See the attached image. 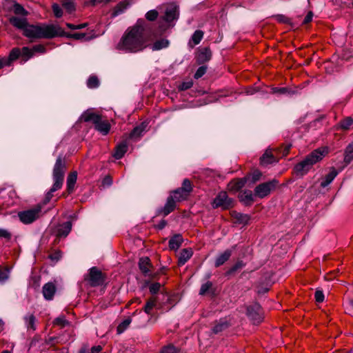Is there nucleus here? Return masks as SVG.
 <instances>
[{
	"label": "nucleus",
	"instance_id": "obj_25",
	"mask_svg": "<svg viewBox=\"0 0 353 353\" xmlns=\"http://www.w3.org/2000/svg\"><path fill=\"white\" fill-rule=\"evenodd\" d=\"M239 199L245 205H250L254 201V195L251 190H245L240 193Z\"/></svg>",
	"mask_w": 353,
	"mask_h": 353
},
{
	"label": "nucleus",
	"instance_id": "obj_30",
	"mask_svg": "<svg viewBox=\"0 0 353 353\" xmlns=\"http://www.w3.org/2000/svg\"><path fill=\"white\" fill-rule=\"evenodd\" d=\"M169 44L170 42L168 39H161L156 41L151 46V48L153 51L160 50L168 48Z\"/></svg>",
	"mask_w": 353,
	"mask_h": 353
},
{
	"label": "nucleus",
	"instance_id": "obj_3",
	"mask_svg": "<svg viewBox=\"0 0 353 353\" xmlns=\"http://www.w3.org/2000/svg\"><path fill=\"white\" fill-rule=\"evenodd\" d=\"M328 153L326 147L319 148L307 154L302 161L294 166V172L297 176L303 177L312 168L313 165L321 161Z\"/></svg>",
	"mask_w": 353,
	"mask_h": 353
},
{
	"label": "nucleus",
	"instance_id": "obj_1",
	"mask_svg": "<svg viewBox=\"0 0 353 353\" xmlns=\"http://www.w3.org/2000/svg\"><path fill=\"white\" fill-rule=\"evenodd\" d=\"M148 25L143 19L129 27L117 43V48L125 52L135 53L145 49L150 41Z\"/></svg>",
	"mask_w": 353,
	"mask_h": 353
},
{
	"label": "nucleus",
	"instance_id": "obj_6",
	"mask_svg": "<svg viewBox=\"0 0 353 353\" xmlns=\"http://www.w3.org/2000/svg\"><path fill=\"white\" fill-rule=\"evenodd\" d=\"M42 208V205L38 204L30 209L19 212L18 217L23 223L30 224L41 216Z\"/></svg>",
	"mask_w": 353,
	"mask_h": 353
},
{
	"label": "nucleus",
	"instance_id": "obj_15",
	"mask_svg": "<svg viewBox=\"0 0 353 353\" xmlns=\"http://www.w3.org/2000/svg\"><path fill=\"white\" fill-rule=\"evenodd\" d=\"M193 252L191 248H184L181 250L178 257V265H183L192 256Z\"/></svg>",
	"mask_w": 353,
	"mask_h": 353
},
{
	"label": "nucleus",
	"instance_id": "obj_12",
	"mask_svg": "<svg viewBox=\"0 0 353 353\" xmlns=\"http://www.w3.org/2000/svg\"><path fill=\"white\" fill-rule=\"evenodd\" d=\"M56 290L57 288L54 283L48 282L46 283L42 288L44 299L47 301L52 300Z\"/></svg>",
	"mask_w": 353,
	"mask_h": 353
},
{
	"label": "nucleus",
	"instance_id": "obj_21",
	"mask_svg": "<svg viewBox=\"0 0 353 353\" xmlns=\"http://www.w3.org/2000/svg\"><path fill=\"white\" fill-rule=\"evenodd\" d=\"M338 171L332 168L330 172L325 176L324 179L321 182V186L322 188L327 187L329 184H330L335 177L338 175Z\"/></svg>",
	"mask_w": 353,
	"mask_h": 353
},
{
	"label": "nucleus",
	"instance_id": "obj_16",
	"mask_svg": "<svg viewBox=\"0 0 353 353\" xmlns=\"http://www.w3.org/2000/svg\"><path fill=\"white\" fill-rule=\"evenodd\" d=\"M71 229V221H66L58 226L57 229V235L59 237H65L70 232Z\"/></svg>",
	"mask_w": 353,
	"mask_h": 353
},
{
	"label": "nucleus",
	"instance_id": "obj_14",
	"mask_svg": "<svg viewBox=\"0 0 353 353\" xmlns=\"http://www.w3.org/2000/svg\"><path fill=\"white\" fill-rule=\"evenodd\" d=\"M179 7L174 6L167 8L165 14V20L167 22H171L179 18Z\"/></svg>",
	"mask_w": 353,
	"mask_h": 353
},
{
	"label": "nucleus",
	"instance_id": "obj_13",
	"mask_svg": "<svg viewBox=\"0 0 353 353\" xmlns=\"http://www.w3.org/2000/svg\"><path fill=\"white\" fill-rule=\"evenodd\" d=\"M152 265L150 260L148 256L141 257L139 261V267L144 276H149Z\"/></svg>",
	"mask_w": 353,
	"mask_h": 353
},
{
	"label": "nucleus",
	"instance_id": "obj_38",
	"mask_svg": "<svg viewBox=\"0 0 353 353\" xmlns=\"http://www.w3.org/2000/svg\"><path fill=\"white\" fill-rule=\"evenodd\" d=\"M99 84V79L94 75L90 76L87 81V86L90 89L98 88Z\"/></svg>",
	"mask_w": 353,
	"mask_h": 353
},
{
	"label": "nucleus",
	"instance_id": "obj_51",
	"mask_svg": "<svg viewBox=\"0 0 353 353\" xmlns=\"http://www.w3.org/2000/svg\"><path fill=\"white\" fill-rule=\"evenodd\" d=\"M158 17V12L155 10H151L148 11L146 14L145 17L148 21H154Z\"/></svg>",
	"mask_w": 353,
	"mask_h": 353
},
{
	"label": "nucleus",
	"instance_id": "obj_23",
	"mask_svg": "<svg viewBox=\"0 0 353 353\" xmlns=\"http://www.w3.org/2000/svg\"><path fill=\"white\" fill-rule=\"evenodd\" d=\"M231 254L232 251L230 250H226L223 253L220 254L215 260V267H219L225 263L230 259Z\"/></svg>",
	"mask_w": 353,
	"mask_h": 353
},
{
	"label": "nucleus",
	"instance_id": "obj_47",
	"mask_svg": "<svg viewBox=\"0 0 353 353\" xmlns=\"http://www.w3.org/2000/svg\"><path fill=\"white\" fill-rule=\"evenodd\" d=\"M63 7L68 13H72L75 10L74 1H64Z\"/></svg>",
	"mask_w": 353,
	"mask_h": 353
},
{
	"label": "nucleus",
	"instance_id": "obj_62",
	"mask_svg": "<svg viewBox=\"0 0 353 353\" xmlns=\"http://www.w3.org/2000/svg\"><path fill=\"white\" fill-rule=\"evenodd\" d=\"M10 65L11 63L10 62V60L8 59V57H3L0 59V69L5 66H9Z\"/></svg>",
	"mask_w": 353,
	"mask_h": 353
},
{
	"label": "nucleus",
	"instance_id": "obj_9",
	"mask_svg": "<svg viewBox=\"0 0 353 353\" xmlns=\"http://www.w3.org/2000/svg\"><path fill=\"white\" fill-rule=\"evenodd\" d=\"M233 199L229 198L226 192H221L214 198L213 201V207L221 208L223 210H227L233 206Z\"/></svg>",
	"mask_w": 353,
	"mask_h": 353
},
{
	"label": "nucleus",
	"instance_id": "obj_26",
	"mask_svg": "<svg viewBox=\"0 0 353 353\" xmlns=\"http://www.w3.org/2000/svg\"><path fill=\"white\" fill-rule=\"evenodd\" d=\"M128 150V144L126 142H122L120 144H119L116 148L115 152L113 154L114 157L116 159H121Z\"/></svg>",
	"mask_w": 353,
	"mask_h": 353
},
{
	"label": "nucleus",
	"instance_id": "obj_27",
	"mask_svg": "<svg viewBox=\"0 0 353 353\" xmlns=\"http://www.w3.org/2000/svg\"><path fill=\"white\" fill-rule=\"evenodd\" d=\"M203 32L200 30H196L191 37L189 41V46L193 48L194 46L198 45L203 37Z\"/></svg>",
	"mask_w": 353,
	"mask_h": 353
},
{
	"label": "nucleus",
	"instance_id": "obj_44",
	"mask_svg": "<svg viewBox=\"0 0 353 353\" xmlns=\"http://www.w3.org/2000/svg\"><path fill=\"white\" fill-rule=\"evenodd\" d=\"M53 14L55 17L60 18L63 16V10L59 4L54 3L52 6Z\"/></svg>",
	"mask_w": 353,
	"mask_h": 353
},
{
	"label": "nucleus",
	"instance_id": "obj_64",
	"mask_svg": "<svg viewBox=\"0 0 353 353\" xmlns=\"http://www.w3.org/2000/svg\"><path fill=\"white\" fill-rule=\"evenodd\" d=\"M192 85H193V83L191 81L183 82L179 86V88L181 90H186L190 88L192 86Z\"/></svg>",
	"mask_w": 353,
	"mask_h": 353
},
{
	"label": "nucleus",
	"instance_id": "obj_36",
	"mask_svg": "<svg viewBox=\"0 0 353 353\" xmlns=\"http://www.w3.org/2000/svg\"><path fill=\"white\" fill-rule=\"evenodd\" d=\"M261 175L262 174L260 171L254 170L252 174L247 175L245 177L248 182L254 183L260 179Z\"/></svg>",
	"mask_w": 353,
	"mask_h": 353
},
{
	"label": "nucleus",
	"instance_id": "obj_58",
	"mask_svg": "<svg viewBox=\"0 0 353 353\" xmlns=\"http://www.w3.org/2000/svg\"><path fill=\"white\" fill-rule=\"evenodd\" d=\"M87 23H81V24H79V25H74V24H72V23H66V26L68 28L70 29H72V30H79V29H82V28H84L87 26Z\"/></svg>",
	"mask_w": 353,
	"mask_h": 353
},
{
	"label": "nucleus",
	"instance_id": "obj_45",
	"mask_svg": "<svg viewBox=\"0 0 353 353\" xmlns=\"http://www.w3.org/2000/svg\"><path fill=\"white\" fill-rule=\"evenodd\" d=\"M212 287V283L211 281H207L202 284L199 290L200 295L205 294Z\"/></svg>",
	"mask_w": 353,
	"mask_h": 353
},
{
	"label": "nucleus",
	"instance_id": "obj_32",
	"mask_svg": "<svg viewBox=\"0 0 353 353\" xmlns=\"http://www.w3.org/2000/svg\"><path fill=\"white\" fill-rule=\"evenodd\" d=\"M353 161V143L349 144L345 150L344 155V162L346 165Z\"/></svg>",
	"mask_w": 353,
	"mask_h": 353
},
{
	"label": "nucleus",
	"instance_id": "obj_19",
	"mask_svg": "<svg viewBox=\"0 0 353 353\" xmlns=\"http://www.w3.org/2000/svg\"><path fill=\"white\" fill-rule=\"evenodd\" d=\"M183 241V239L181 234H174L169 240V248L171 250H176L181 245Z\"/></svg>",
	"mask_w": 353,
	"mask_h": 353
},
{
	"label": "nucleus",
	"instance_id": "obj_55",
	"mask_svg": "<svg viewBox=\"0 0 353 353\" xmlns=\"http://www.w3.org/2000/svg\"><path fill=\"white\" fill-rule=\"evenodd\" d=\"M274 17L280 23H288L290 22V19L283 14H277Z\"/></svg>",
	"mask_w": 353,
	"mask_h": 353
},
{
	"label": "nucleus",
	"instance_id": "obj_29",
	"mask_svg": "<svg viewBox=\"0 0 353 353\" xmlns=\"http://www.w3.org/2000/svg\"><path fill=\"white\" fill-rule=\"evenodd\" d=\"M146 127L147 124L145 123H142L139 125L135 127L130 134V138L134 139L141 137L145 132Z\"/></svg>",
	"mask_w": 353,
	"mask_h": 353
},
{
	"label": "nucleus",
	"instance_id": "obj_40",
	"mask_svg": "<svg viewBox=\"0 0 353 353\" xmlns=\"http://www.w3.org/2000/svg\"><path fill=\"white\" fill-rule=\"evenodd\" d=\"M234 217L239 223L247 224L250 221V216L246 214L235 213Z\"/></svg>",
	"mask_w": 353,
	"mask_h": 353
},
{
	"label": "nucleus",
	"instance_id": "obj_56",
	"mask_svg": "<svg viewBox=\"0 0 353 353\" xmlns=\"http://www.w3.org/2000/svg\"><path fill=\"white\" fill-rule=\"evenodd\" d=\"M161 353H176V349L174 345H168L161 350Z\"/></svg>",
	"mask_w": 353,
	"mask_h": 353
},
{
	"label": "nucleus",
	"instance_id": "obj_5",
	"mask_svg": "<svg viewBox=\"0 0 353 353\" xmlns=\"http://www.w3.org/2000/svg\"><path fill=\"white\" fill-rule=\"evenodd\" d=\"M83 119L84 121H91L94 123L95 129L103 135H106L110 130V123L108 121L102 120L101 117L92 112H85Z\"/></svg>",
	"mask_w": 353,
	"mask_h": 353
},
{
	"label": "nucleus",
	"instance_id": "obj_33",
	"mask_svg": "<svg viewBox=\"0 0 353 353\" xmlns=\"http://www.w3.org/2000/svg\"><path fill=\"white\" fill-rule=\"evenodd\" d=\"M353 124V118L348 117L341 120L338 125L339 128L344 130L350 129V126Z\"/></svg>",
	"mask_w": 353,
	"mask_h": 353
},
{
	"label": "nucleus",
	"instance_id": "obj_42",
	"mask_svg": "<svg viewBox=\"0 0 353 353\" xmlns=\"http://www.w3.org/2000/svg\"><path fill=\"white\" fill-rule=\"evenodd\" d=\"M21 56L24 57V61H28L29 59L32 57L33 51L28 47H23L21 49Z\"/></svg>",
	"mask_w": 353,
	"mask_h": 353
},
{
	"label": "nucleus",
	"instance_id": "obj_22",
	"mask_svg": "<svg viewBox=\"0 0 353 353\" xmlns=\"http://www.w3.org/2000/svg\"><path fill=\"white\" fill-rule=\"evenodd\" d=\"M248 182L246 177L242 178V179H238L236 180L232 181L228 184V188L230 190L232 191H238Z\"/></svg>",
	"mask_w": 353,
	"mask_h": 353
},
{
	"label": "nucleus",
	"instance_id": "obj_35",
	"mask_svg": "<svg viewBox=\"0 0 353 353\" xmlns=\"http://www.w3.org/2000/svg\"><path fill=\"white\" fill-rule=\"evenodd\" d=\"M128 6L129 4L127 3V1H120V3L115 7L112 15L116 17L119 14H121L127 9Z\"/></svg>",
	"mask_w": 353,
	"mask_h": 353
},
{
	"label": "nucleus",
	"instance_id": "obj_24",
	"mask_svg": "<svg viewBox=\"0 0 353 353\" xmlns=\"http://www.w3.org/2000/svg\"><path fill=\"white\" fill-rule=\"evenodd\" d=\"M212 57V52L210 48H204L200 50L197 59L199 63H205L208 61Z\"/></svg>",
	"mask_w": 353,
	"mask_h": 353
},
{
	"label": "nucleus",
	"instance_id": "obj_50",
	"mask_svg": "<svg viewBox=\"0 0 353 353\" xmlns=\"http://www.w3.org/2000/svg\"><path fill=\"white\" fill-rule=\"evenodd\" d=\"M207 70V68L205 66H200L196 71L194 77L196 79H198L203 77Z\"/></svg>",
	"mask_w": 353,
	"mask_h": 353
},
{
	"label": "nucleus",
	"instance_id": "obj_54",
	"mask_svg": "<svg viewBox=\"0 0 353 353\" xmlns=\"http://www.w3.org/2000/svg\"><path fill=\"white\" fill-rule=\"evenodd\" d=\"M31 49L33 51V54L35 52L45 53L46 52V47L43 45H41V44L35 45Z\"/></svg>",
	"mask_w": 353,
	"mask_h": 353
},
{
	"label": "nucleus",
	"instance_id": "obj_20",
	"mask_svg": "<svg viewBox=\"0 0 353 353\" xmlns=\"http://www.w3.org/2000/svg\"><path fill=\"white\" fill-rule=\"evenodd\" d=\"M77 179V172L74 171L70 173L67 177V190L68 194L73 192Z\"/></svg>",
	"mask_w": 353,
	"mask_h": 353
},
{
	"label": "nucleus",
	"instance_id": "obj_11",
	"mask_svg": "<svg viewBox=\"0 0 353 353\" xmlns=\"http://www.w3.org/2000/svg\"><path fill=\"white\" fill-rule=\"evenodd\" d=\"M176 201L172 197L169 196L167 199L165 205L157 210V214L163 215L164 216L168 215L170 213L174 210L176 208Z\"/></svg>",
	"mask_w": 353,
	"mask_h": 353
},
{
	"label": "nucleus",
	"instance_id": "obj_8",
	"mask_svg": "<svg viewBox=\"0 0 353 353\" xmlns=\"http://www.w3.org/2000/svg\"><path fill=\"white\" fill-rule=\"evenodd\" d=\"M279 184L276 179L263 183L257 185L254 189V195L259 198H264L269 195Z\"/></svg>",
	"mask_w": 353,
	"mask_h": 353
},
{
	"label": "nucleus",
	"instance_id": "obj_4",
	"mask_svg": "<svg viewBox=\"0 0 353 353\" xmlns=\"http://www.w3.org/2000/svg\"><path fill=\"white\" fill-rule=\"evenodd\" d=\"M66 165L64 158L59 156L52 170L53 185L46 193L44 203H48L53 196V193L60 190L63 184Z\"/></svg>",
	"mask_w": 353,
	"mask_h": 353
},
{
	"label": "nucleus",
	"instance_id": "obj_59",
	"mask_svg": "<svg viewBox=\"0 0 353 353\" xmlns=\"http://www.w3.org/2000/svg\"><path fill=\"white\" fill-rule=\"evenodd\" d=\"M8 272L6 270H0V283H3L8 279Z\"/></svg>",
	"mask_w": 353,
	"mask_h": 353
},
{
	"label": "nucleus",
	"instance_id": "obj_61",
	"mask_svg": "<svg viewBox=\"0 0 353 353\" xmlns=\"http://www.w3.org/2000/svg\"><path fill=\"white\" fill-rule=\"evenodd\" d=\"M85 36L86 34L85 33H74L70 34L68 37L74 39L82 40L85 39Z\"/></svg>",
	"mask_w": 353,
	"mask_h": 353
},
{
	"label": "nucleus",
	"instance_id": "obj_43",
	"mask_svg": "<svg viewBox=\"0 0 353 353\" xmlns=\"http://www.w3.org/2000/svg\"><path fill=\"white\" fill-rule=\"evenodd\" d=\"M21 56V49L18 48H13L10 52L9 57L8 59L10 60V62L12 63V61L17 59Z\"/></svg>",
	"mask_w": 353,
	"mask_h": 353
},
{
	"label": "nucleus",
	"instance_id": "obj_39",
	"mask_svg": "<svg viewBox=\"0 0 353 353\" xmlns=\"http://www.w3.org/2000/svg\"><path fill=\"white\" fill-rule=\"evenodd\" d=\"M132 322V319L130 318H128L123 321L117 328V331L118 334L123 333L130 325Z\"/></svg>",
	"mask_w": 353,
	"mask_h": 353
},
{
	"label": "nucleus",
	"instance_id": "obj_34",
	"mask_svg": "<svg viewBox=\"0 0 353 353\" xmlns=\"http://www.w3.org/2000/svg\"><path fill=\"white\" fill-rule=\"evenodd\" d=\"M157 305V299L156 298L150 299L145 303L143 311L147 314H151L152 310Z\"/></svg>",
	"mask_w": 353,
	"mask_h": 353
},
{
	"label": "nucleus",
	"instance_id": "obj_60",
	"mask_svg": "<svg viewBox=\"0 0 353 353\" xmlns=\"http://www.w3.org/2000/svg\"><path fill=\"white\" fill-rule=\"evenodd\" d=\"M0 238L10 240L11 239V234L7 230L0 228Z\"/></svg>",
	"mask_w": 353,
	"mask_h": 353
},
{
	"label": "nucleus",
	"instance_id": "obj_18",
	"mask_svg": "<svg viewBox=\"0 0 353 353\" xmlns=\"http://www.w3.org/2000/svg\"><path fill=\"white\" fill-rule=\"evenodd\" d=\"M189 194L186 192L182 188H179L175 190L172 191L170 196L172 197L176 202L185 200Z\"/></svg>",
	"mask_w": 353,
	"mask_h": 353
},
{
	"label": "nucleus",
	"instance_id": "obj_41",
	"mask_svg": "<svg viewBox=\"0 0 353 353\" xmlns=\"http://www.w3.org/2000/svg\"><path fill=\"white\" fill-rule=\"evenodd\" d=\"M228 327V323L225 321H221L215 325L212 328L214 334H218Z\"/></svg>",
	"mask_w": 353,
	"mask_h": 353
},
{
	"label": "nucleus",
	"instance_id": "obj_57",
	"mask_svg": "<svg viewBox=\"0 0 353 353\" xmlns=\"http://www.w3.org/2000/svg\"><path fill=\"white\" fill-rule=\"evenodd\" d=\"M314 298L316 302H323L324 301L323 292L321 290H316L314 293Z\"/></svg>",
	"mask_w": 353,
	"mask_h": 353
},
{
	"label": "nucleus",
	"instance_id": "obj_52",
	"mask_svg": "<svg viewBox=\"0 0 353 353\" xmlns=\"http://www.w3.org/2000/svg\"><path fill=\"white\" fill-rule=\"evenodd\" d=\"M272 92L278 94H287L290 93V90L287 88H273Z\"/></svg>",
	"mask_w": 353,
	"mask_h": 353
},
{
	"label": "nucleus",
	"instance_id": "obj_46",
	"mask_svg": "<svg viewBox=\"0 0 353 353\" xmlns=\"http://www.w3.org/2000/svg\"><path fill=\"white\" fill-rule=\"evenodd\" d=\"M245 266V264L243 261H240L236 262L228 272V274H232L234 273L236 271H237L239 269H241Z\"/></svg>",
	"mask_w": 353,
	"mask_h": 353
},
{
	"label": "nucleus",
	"instance_id": "obj_53",
	"mask_svg": "<svg viewBox=\"0 0 353 353\" xmlns=\"http://www.w3.org/2000/svg\"><path fill=\"white\" fill-rule=\"evenodd\" d=\"M161 286L159 283H152L149 287L150 293L152 294H157L159 291Z\"/></svg>",
	"mask_w": 353,
	"mask_h": 353
},
{
	"label": "nucleus",
	"instance_id": "obj_17",
	"mask_svg": "<svg viewBox=\"0 0 353 353\" xmlns=\"http://www.w3.org/2000/svg\"><path fill=\"white\" fill-rule=\"evenodd\" d=\"M10 22L13 26L18 29L23 30V32L28 25L26 18H20L17 17H10Z\"/></svg>",
	"mask_w": 353,
	"mask_h": 353
},
{
	"label": "nucleus",
	"instance_id": "obj_2",
	"mask_svg": "<svg viewBox=\"0 0 353 353\" xmlns=\"http://www.w3.org/2000/svg\"><path fill=\"white\" fill-rule=\"evenodd\" d=\"M23 34L29 39H52L63 36L65 32L59 25L42 24L34 26L28 24Z\"/></svg>",
	"mask_w": 353,
	"mask_h": 353
},
{
	"label": "nucleus",
	"instance_id": "obj_7",
	"mask_svg": "<svg viewBox=\"0 0 353 353\" xmlns=\"http://www.w3.org/2000/svg\"><path fill=\"white\" fill-rule=\"evenodd\" d=\"M85 281L91 287H97L104 283L105 276L97 267H92L89 270V273L85 276Z\"/></svg>",
	"mask_w": 353,
	"mask_h": 353
},
{
	"label": "nucleus",
	"instance_id": "obj_37",
	"mask_svg": "<svg viewBox=\"0 0 353 353\" xmlns=\"http://www.w3.org/2000/svg\"><path fill=\"white\" fill-rule=\"evenodd\" d=\"M69 323H70L69 321L68 320H66L64 315H61V316H58L53 321L54 325L59 326L61 328L65 327V326L68 325Z\"/></svg>",
	"mask_w": 353,
	"mask_h": 353
},
{
	"label": "nucleus",
	"instance_id": "obj_49",
	"mask_svg": "<svg viewBox=\"0 0 353 353\" xmlns=\"http://www.w3.org/2000/svg\"><path fill=\"white\" fill-rule=\"evenodd\" d=\"M181 188L184 190H185L186 192L190 194L192 192V190L191 181L189 179H185L183 180V181L182 187Z\"/></svg>",
	"mask_w": 353,
	"mask_h": 353
},
{
	"label": "nucleus",
	"instance_id": "obj_48",
	"mask_svg": "<svg viewBox=\"0 0 353 353\" xmlns=\"http://www.w3.org/2000/svg\"><path fill=\"white\" fill-rule=\"evenodd\" d=\"M14 12L17 14H21L23 16L27 15V11L19 3H15L14 6Z\"/></svg>",
	"mask_w": 353,
	"mask_h": 353
},
{
	"label": "nucleus",
	"instance_id": "obj_31",
	"mask_svg": "<svg viewBox=\"0 0 353 353\" xmlns=\"http://www.w3.org/2000/svg\"><path fill=\"white\" fill-rule=\"evenodd\" d=\"M260 159L263 165H267L276 161L275 157L270 152H265Z\"/></svg>",
	"mask_w": 353,
	"mask_h": 353
},
{
	"label": "nucleus",
	"instance_id": "obj_10",
	"mask_svg": "<svg viewBox=\"0 0 353 353\" xmlns=\"http://www.w3.org/2000/svg\"><path fill=\"white\" fill-rule=\"evenodd\" d=\"M261 306L254 303L247 307V315L253 321V323L258 324L262 321V316L260 314Z\"/></svg>",
	"mask_w": 353,
	"mask_h": 353
},
{
	"label": "nucleus",
	"instance_id": "obj_63",
	"mask_svg": "<svg viewBox=\"0 0 353 353\" xmlns=\"http://www.w3.org/2000/svg\"><path fill=\"white\" fill-rule=\"evenodd\" d=\"M112 183V180L110 176H106L102 181V185L104 187H108L111 185Z\"/></svg>",
	"mask_w": 353,
	"mask_h": 353
},
{
	"label": "nucleus",
	"instance_id": "obj_28",
	"mask_svg": "<svg viewBox=\"0 0 353 353\" xmlns=\"http://www.w3.org/2000/svg\"><path fill=\"white\" fill-rule=\"evenodd\" d=\"M26 326L28 330H32L33 331L36 330L37 326H36V317L34 314H27L23 318Z\"/></svg>",
	"mask_w": 353,
	"mask_h": 353
}]
</instances>
